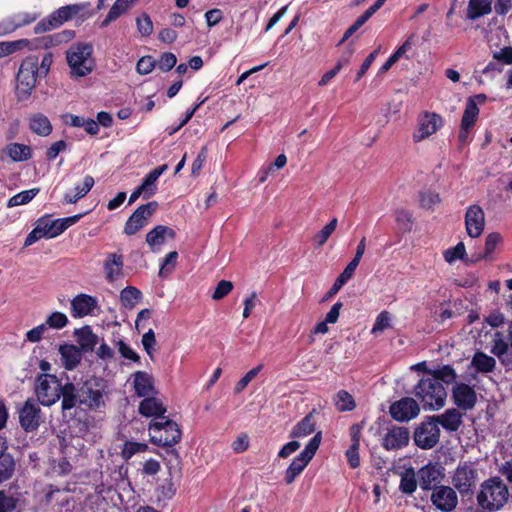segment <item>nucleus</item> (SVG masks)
<instances>
[{
  "label": "nucleus",
  "instance_id": "nucleus-1",
  "mask_svg": "<svg viewBox=\"0 0 512 512\" xmlns=\"http://www.w3.org/2000/svg\"><path fill=\"white\" fill-rule=\"evenodd\" d=\"M414 395L424 410H439L445 405L447 392L444 385L430 376L423 377L414 387Z\"/></svg>",
  "mask_w": 512,
  "mask_h": 512
},
{
  "label": "nucleus",
  "instance_id": "nucleus-2",
  "mask_svg": "<svg viewBox=\"0 0 512 512\" xmlns=\"http://www.w3.org/2000/svg\"><path fill=\"white\" fill-rule=\"evenodd\" d=\"M80 405L94 411L106 406L108 390L106 382L100 378H90L80 385Z\"/></svg>",
  "mask_w": 512,
  "mask_h": 512
},
{
  "label": "nucleus",
  "instance_id": "nucleus-3",
  "mask_svg": "<svg viewBox=\"0 0 512 512\" xmlns=\"http://www.w3.org/2000/svg\"><path fill=\"white\" fill-rule=\"evenodd\" d=\"M92 51V45L88 43L76 44L70 48L67 52V62L72 77H84L93 71L95 62Z\"/></svg>",
  "mask_w": 512,
  "mask_h": 512
},
{
  "label": "nucleus",
  "instance_id": "nucleus-4",
  "mask_svg": "<svg viewBox=\"0 0 512 512\" xmlns=\"http://www.w3.org/2000/svg\"><path fill=\"white\" fill-rule=\"evenodd\" d=\"M38 77H40L38 57L35 55L27 56L21 62L16 76V91L19 99H27L31 95Z\"/></svg>",
  "mask_w": 512,
  "mask_h": 512
},
{
  "label": "nucleus",
  "instance_id": "nucleus-5",
  "mask_svg": "<svg viewBox=\"0 0 512 512\" xmlns=\"http://www.w3.org/2000/svg\"><path fill=\"white\" fill-rule=\"evenodd\" d=\"M508 494L506 485L499 478H493L482 485L477 496L478 504L489 511L498 510L507 502Z\"/></svg>",
  "mask_w": 512,
  "mask_h": 512
},
{
  "label": "nucleus",
  "instance_id": "nucleus-6",
  "mask_svg": "<svg viewBox=\"0 0 512 512\" xmlns=\"http://www.w3.org/2000/svg\"><path fill=\"white\" fill-rule=\"evenodd\" d=\"M149 430L151 442L158 446L172 447L181 440V430L178 424L166 417L152 421Z\"/></svg>",
  "mask_w": 512,
  "mask_h": 512
},
{
  "label": "nucleus",
  "instance_id": "nucleus-7",
  "mask_svg": "<svg viewBox=\"0 0 512 512\" xmlns=\"http://www.w3.org/2000/svg\"><path fill=\"white\" fill-rule=\"evenodd\" d=\"M322 441V431H317L305 449L292 461L285 472V482L291 484L314 457Z\"/></svg>",
  "mask_w": 512,
  "mask_h": 512
},
{
  "label": "nucleus",
  "instance_id": "nucleus-8",
  "mask_svg": "<svg viewBox=\"0 0 512 512\" xmlns=\"http://www.w3.org/2000/svg\"><path fill=\"white\" fill-rule=\"evenodd\" d=\"M62 384L52 374H40L37 377L35 393L37 401L43 406H51L61 398Z\"/></svg>",
  "mask_w": 512,
  "mask_h": 512
},
{
  "label": "nucleus",
  "instance_id": "nucleus-9",
  "mask_svg": "<svg viewBox=\"0 0 512 512\" xmlns=\"http://www.w3.org/2000/svg\"><path fill=\"white\" fill-rule=\"evenodd\" d=\"M440 438V429L433 417L421 423L414 432L415 444L422 449H431Z\"/></svg>",
  "mask_w": 512,
  "mask_h": 512
},
{
  "label": "nucleus",
  "instance_id": "nucleus-10",
  "mask_svg": "<svg viewBox=\"0 0 512 512\" xmlns=\"http://www.w3.org/2000/svg\"><path fill=\"white\" fill-rule=\"evenodd\" d=\"M158 207L155 201L139 206L126 221L124 233L134 235L146 224Z\"/></svg>",
  "mask_w": 512,
  "mask_h": 512
},
{
  "label": "nucleus",
  "instance_id": "nucleus-11",
  "mask_svg": "<svg viewBox=\"0 0 512 512\" xmlns=\"http://www.w3.org/2000/svg\"><path fill=\"white\" fill-rule=\"evenodd\" d=\"M19 422L26 432L38 429L41 423V409L37 400L29 398L25 401L19 410Z\"/></svg>",
  "mask_w": 512,
  "mask_h": 512
},
{
  "label": "nucleus",
  "instance_id": "nucleus-12",
  "mask_svg": "<svg viewBox=\"0 0 512 512\" xmlns=\"http://www.w3.org/2000/svg\"><path fill=\"white\" fill-rule=\"evenodd\" d=\"M443 125V119L436 113L425 112L418 118V128L413 134L415 142H420L436 133Z\"/></svg>",
  "mask_w": 512,
  "mask_h": 512
},
{
  "label": "nucleus",
  "instance_id": "nucleus-13",
  "mask_svg": "<svg viewBox=\"0 0 512 512\" xmlns=\"http://www.w3.org/2000/svg\"><path fill=\"white\" fill-rule=\"evenodd\" d=\"M451 392L452 400L458 409L468 411L475 407L477 393L472 386L463 382L455 383Z\"/></svg>",
  "mask_w": 512,
  "mask_h": 512
},
{
  "label": "nucleus",
  "instance_id": "nucleus-14",
  "mask_svg": "<svg viewBox=\"0 0 512 512\" xmlns=\"http://www.w3.org/2000/svg\"><path fill=\"white\" fill-rule=\"evenodd\" d=\"M420 407L417 401L410 397L402 398L390 406V414L397 421L405 422L418 416Z\"/></svg>",
  "mask_w": 512,
  "mask_h": 512
},
{
  "label": "nucleus",
  "instance_id": "nucleus-15",
  "mask_svg": "<svg viewBox=\"0 0 512 512\" xmlns=\"http://www.w3.org/2000/svg\"><path fill=\"white\" fill-rule=\"evenodd\" d=\"M477 472L470 465L459 466L453 476V484L464 495H470L476 485Z\"/></svg>",
  "mask_w": 512,
  "mask_h": 512
},
{
  "label": "nucleus",
  "instance_id": "nucleus-16",
  "mask_svg": "<svg viewBox=\"0 0 512 512\" xmlns=\"http://www.w3.org/2000/svg\"><path fill=\"white\" fill-rule=\"evenodd\" d=\"M465 226L467 234L472 238L479 237L485 226V214L478 205L468 207L465 214Z\"/></svg>",
  "mask_w": 512,
  "mask_h": 512
},
{
  "label": "nucleus",
  "instance_id": "nucleus-17",
  "mask_svg": "<svg viewBox=\"0 0 512 512\" xmlns=\"http://www.w3.org/2000/svg\"><path fill=\"white\" fill-rule=\"evenodd\" d=\"M431 501L439 510L450 512L457 505V495L451 487L440 486L432 492Z\"/></svg>",
  "mask_w": 512,
  "mask_h": 512
},
{
  "label": "nucleus",
  "instance_id": "nucleus-18",
  "mask_svg": "<svg viewBox=\"0 0 512 512\" xmlns=\"http://www.w3.org/2000/svg\"><path fill=\"white\" fill-rule=\"evenodd\" d=\"M176 232L164 225H157L146 235V243L149 245L152 252H158L160 246L163 245L168 239L173 240Z\"/></svg>",
  "mask_w": 512,
  "mask_h": 512
},
{
  "label": "nucleus",
  "instance_id": "nucleus-19",
  "mask_svg": "<svg viewBox=\"0 0 512 512\" xmlns=\"http://www.w3.org/2000/svg\"><path fill=\"white\" fill-rule=\"evenodd\" d=\"M74 37L75 32L73 30H63L52 35H46L33 41L34 50L39 48L49 49L51 47L59 46L63 43L69 42Z\"/></svg>",
  "mask_w": 512,
  "mask_h": 512
},
{
  "label": "nucleus",
  "instance_id": "nucleus-20",
  "mask_svg": "<svg viewBox=\"0 0 512 512\" xmlns=\"http://www.w3.org/2000/svg\"><path fill=\"white\" fill-rule=\"evenodd\" d=\"M409 442V432L405 427L391 428L383 438V447L387 450L400 449Z\"/></svg>",
  "mask_w": 512,
  "mask_h": 512
},
{
  "label": "nucleus",
  "instance_id": "nucleus-21",
  "mask_svg": "<svg viewBox=\"0 0 512 512\" xmlns=\"http://www.w3.org/2000/svg\"><path fill=\"white\" fill-rule=\"evenodd\" d=\"M123 256L119 253H109L104 261L103 267L106 279L114 282L123 276Z\"/></svg>",
  "mask_w": 512,
  "mask_h": 512
},
{
  "label": "nucleus",
  "instance_id": "nucleus-22",
  "mask_svg": "<svg viewBox=\"0 0 512 512\" xmlns=\"http://www.w3.org/2000/svg\"><path fill=\"white\" fill-rule=\"evenodd\" d=\"M440 468L436 464H428L418 471V482L423 490H429L441 481Z\"/></svg>",
  "mask_w": 512,
  "mask_h": 512
},
{
  "label": "nucleus",
  "instance_id": "nucleus-23",
  "mask_svg": "<svg viewBox=\"0 0 512 512\" xmlns=\"http://www.w3.org/2000/svg\"><path fill=\"white\" fill-rule=\"evenodd\" d=\"M96 306L95 298L87 294H79L71 301L72 316L75 318L87 316Z\"/></svg>",
  "mask_w": 512,
  "mask_h": 512
},
{
  "label": "nucleus",
  "instance_id": "nucleus-24",
  "mask_svg": "<svg viewBox=\"0 0 512 512\" xmlns=\"http://www.w3.org/2000/svg\"><path fill=\"white\" fill-rule=\"evenodd\" d=\"M133 386L138 397H147L155 393L153 377L144 371H137L133 375Z\"/></svg>",
  "mask_w": 512,
  "mask_h": 512
},
{
  "label": "nucleus",
  "instance_id": "nucleus-25",
  "mask_svg": "<svg viewBox=\"0 0 512 512\" xmlns=\"http://www.w3.org/2000/svg\"><path fill=\"white\" fill-rule=\"evenodd\" d=\"M447 431H456L462 424V413L457 408L447 409L443 414L432 416Z\"/></svg>",
  "mask_w": 512,
  "mask_h": 512
},
{
  "label": "nucleus",
  "instance_id": "nucleus-26",
  "mask_svg": "<svg viewBox=\"0 0 512 512\" xmlns=\"http://www.w3.org/2000/svg\"><path fill=\"white\" fill-rule=\"evenodd\" d=\"M62 365L67 370H73L82 359L81 349L75 345L64 344L59 347Z\"/></svg>",
  "mask_w": 512,
  "mask_h": 512
},
{
  "label": "nucleus",
  "instance_id": "nucleus-27",
  "mask_svg": "<svg viewBox=\"0 0 512 512\" xmlns=\"http://www.w3.org/2000/svg\"><path fill=\"white\" fill-rule=\"evenodd\" d=\"M80 386L77 387L74 383L67 382L62 385L61 397L62 411L71 410L72 408L80 405Z\"/></svg>",
  "mask_w": 512,
  "mask_h": 512
},
{
  "label": "nucleus",
  "instance_id": "nucleus-28",
  "mask_svg": "<svg viewBox=\"0 0 512 512\" xmlns=\"http://www.w3.org/2000/svg\"><path fill=\"white\" fill-rule=\"evenodd\" d=\"M314 410L309 412L302 420H300L291 430L290 437L293 439L305 438L316 430V420Z\"/></svg>",
  "mask_w": 512,
  "mask_h": 512
},
{
  "label": "nucleus",
  "instance_id": "nucleus-29",
  "mask_svg": "<svg viewBox=\"0 0 512 512\" xmlns=\"http://www.w3.org/2000/svg\"><path fill=\"white\" fill-rule=\"evenodd\" d=\"M166 412V408L163 403L155 398L147 396L139 404V413L146 417H164L163 414Z\"/></svg>",
  "mask_w": 512,
  "mask_h": 512
},
{
  "label": "nucleus",
  "instance_id": "nucleus-30",
  "mask_svg": "<svg viewBox=\"0 0 512 512\" xmlns=\"http://www.w3.org/2000/svg\"><path fill=\"white\" fill-rule=\"evenodd\" d=\"M492 11V0H469L466 12L468 20H477L480 17L490 14Z\"/></svg>",
  "mask_w": 512,
  "mask_h": 512
},
{
  "label": "nucleus",
  "instance_id": "nucleus-31",
  "mask_svg": "<svg viewBox=\"0 0 512 512\" xmlns=\"http://www.w3.org/2000/svg\"><path fill=\"white\" fill-rule=\"evenodd\" d=\"M471 367H473L478 373H491L496 368V360L492 356L478 351L471 359Z\"/></svg>",
  "mask_w": 512,
  "mask_h": 512
},
{
  "label": "nucleus",
  "instance_id": "nucleus-32",
  "mask_svg": "<svg viewBox=\"0 0 512 512\" xmlns=\"http://www.w3.org/2000/svg\"><path fill=\"white\" fill-rule=\"evenodd\" d=\"M75 335L81 350L84 352L93 351L99 342L98 336L92 332L90 326H84L77 329L75 331Z\"/></svg>",
  "mask_w": 512,
  "mask_h": 512
},
{
  "label": "nucleus",
  "instance_id": "nucleus-33",
  "mask_svg": "<svg viewBox=\"0 0 512 512\" xmlns=\"http://www.w3.org/2000/svg\"><path fill=\"white\" fill-rule=\"evenodd\" d=\"M137 0H116L105 19L101 23V27L108 26L111 22L118 19L122 14L127 12Z\"/></svg>",
  "mask_w": 512,
  "mask_h": 512
},
{
  "label": "nucleus",
  "instance_id": "nucleus-34",
  "mask_svg": "<svg viewBox=\"0 0 512 512\" xmlns=\"http://www.w3.org/2000/svg\"><path fill=\"white\" fill-rule=\"evenodd\" d=\"M29 128L39 136H48L52 132V125L49 119L41 113L30 116Z\"/></svg>",
  "mask_w": 512,
  "mask_h": 512
},
{
  "label": "nucleus",
  "instance_id": "nucleus-35",
  "mask_svg": "<svg viewBox=\"0 0 512 512\" xmlns=\"http://www.w3.org/2000/svg\"><path fill=\"white\" fill-rule=\"evenodd\" d=\"M430 377L446 385L457 383V373L451 365H442L430 371Z\"/></svg>",
  "mask_w": 512,
  "mask_h": 512
},
{
  "label": "nucleus",
  "instance_id": "nucleus-36",
  "mask_svg": "<svg viewBox=\"0 0 512 512\" xmlns=\"http://www.w3.org/2000/svg\"><path fill=\"white\" fill-rule=\"evenodd\" d=\"M81 9L82 7L77 4L67 5L60 7L59 9L51 13L50 16L54 17L55 20L53 21V23L58 28L63 23L72 19V17L78 14L81 11Z\"/></svg>",
  "mask_w": 512,
  "mask_h": 512
},
{
  "label": "nucleus",
  "instance_id": "nucleus-37",
  "mask_svg": "<svg viewBox=\"0 0 512 512\" xmlns=\"http://www.w3.org/2000/svg\"><path fill=\"white\" fill-rule=\"evenodd\" d=\"M7 154L14 162L27 161L32 157L30 146L19 143H11L7 146Z\"/></svg>",
  "mask_w": 512,
  "mask_h": 512
},
{
  "label": "nucleus",
  "instance_id": "nucleus-38",
  "mask_svg": "<svg viewBox=\"0 0 512 512\" xmlns=\"http://www.w3.org/2000/svg\"><path fill=\"white\" fill-rule=\"evenodd\" d=\"M37 223L45 238H54L62 234V227L59 226L57 219L52 220L50 216H44L38 219Z\"/></svg>",
  "mask_w": 512,
  "mask_h": 512
},
{
  "label": "nucleus",
  "instance_id": "nucleus-39",
  "mask_svg": "<svg viewBox=\"0 0 512 512\" xmlns=\"http://www.w3.org/2000/svg\"><path fill=\"white\" fill-rule=\"evenodd\" d=\"M94 185V179L92 176H86L84 178L82 185H77L75 187V194L66 193L64 195V201L68 204H74L79 199L83 198L93 187Z\"/></svg>",
  "mask_w": 512,
  "mask_h": 512
},
{
  "label": "nucleus",
  "instance_id": "nucleus-40",
  "mask_svg": "<svg viewBox=\"0 0 512 512\" xmlns=\"http://www.w3.org/2000/svg\"><path fill=\"white\" fill-rule=\"evenodd\" d=\"M479 115V108L475 98H468L466 107L462 116L461 124L465 127H473Z\"/></svg>",
  "mask_w": 512,
  "mask_h": 512
},
{
  "label": "nucleus",
  "instance_id": "nucleus-41",
  "mask_svg": "<svg viewBox=\"0 0 512 512\" xmlns=\"http://www.w3.org/2000/svg\"><path fill=\"white\" fill-rule=\"evenodd\" d=\"M418 478L412 468L406 469L401 476L400 490L405 494H412L417 488Z\"/></svg>",
  "mask_w": 512,
  "mask_h": 512
},
{
  "label": "nucleus",
  "instance_id": "nucleus-42",
  "mask_svg": "<svg viewBox=\"0 0 512 512\" xmlns=\"http://www.w3.org/2000/svg\"><path fill=\"white\" fill-rule=\"evenodd\" d=\"M337 225V218H333L327 225H325L318 233L313 236L312 240L316 244L317 248L322 247L327 242L331 234L336 230Z\"/></svg>",
  "mask_w": 512,
  "mask_h": 512
},
{
  "label": "nucleus",
  "instance_id": "nucleus-43",
  "mask_svg": "<svg viewBox=\"0 0 512 512\" xmlns=\"http://www.w3.org/2000/svg\"><path fill=\"white\" fill-rule=\"evenodd\" d=\"M141 297L140 290L132 286L124 288L120 293V300L126 308H133Z\"/></svg>",
  "mask_w": 512,
  "mask_h": 512
},
{
  "label": "nucleus",
  "instance_id": "nucleus-44",
  "mask_svg": "<svg viewBox=\"0 0 512 512\" xmlns=\"http://www.w3.org/2000/svg\"><path fill=\"white\" fill-rule=\"evenodd\" d=\"M15 471V461L10 454L0 456V484L10 479Z\"/></svg>",
  "mask_w": 512,
  "mask_h": 512
},
{
  "label": "nucleus",
  "instance_id": "nucleus-45",
  "mask_svg": "<svg viewBox=\"0 0 512 512\" xmlns=\"http://www.w3.org/2000/svg\"><path fill=\"white\" fill-rule=\"evenodd\" d=\"M334 403H335L337 410H339L341 412L351 411L355 408V401H354L352 395L345 390H340L336 394V396L334 398Z\"/></svg>",
  "mask_w": 512,
  "mask_h": 512
},
{
  "label": "nucleus",
  "instance_id": "nucleus-46",
  "mask_svg": "<svg viewBox=\"0 0 512 512\" xmlns=\"http://www.w3.org/2000/svg\"><path fill=\"white\" fill-rule=\"evenodd\" d=\"M39 192L38 188H33L30 190L22 191L8 200V207H15L19 205H24L30 202Z\"/></svg>",
  "mask_w": 512,
  "mask_h": 512
},
{
  "label": "nucleus",
  "instance_id": "nucleus-47",
  "mask_svg": "<svg viewBox=\"0 0 512 512\" xmlns=\"http://www.w3.org/2000/svg\"><path fill=\"white\" fill-rule=\"evenodd\" d=\"M19 503V497L0 490V512H13Z\"/></svg>",
  "mask_w": 512,
  "mask_h": 512
},
{
  "label": "nucleus",
  "instance_id": "nucleus-48",
  "mask_svg": "<svg viewBox=\"0 0 512 512\" xmlns=\"http://www.w3.org/2000/svg\"><path fill=\"white\" fill-rule=\"evenodd\" d=\"M441 202V198L438 193L433 191H423L419 194L420 206L427 210H433L436 205Z\"/></svg>",
  "mask_w": 512,
  "mask_h": 512
},
{
  "label": "nucleus",
  "instance_id": "nucleus-49",
  "mask_svg": "<svg viewBox=\"0 0 512 512\" xmlns=\"http://www.w3.org/2000/svg\"><path fill=\"white\" fill-rule=\"evenodd\" d=\"M502 241V237L499 233L493 232L487 235L485 241V252L483 255H479L476 260L485 259L493 253L496 246Z\"/></svg>",
  "mask_w": 512,
  "mask_h": 512
},
{
  "label": "nucleus",
  "instance_id": "nucleus-50",
  "mask_svg": "<svg viewBox=\"0 0 512 512\" xmlns=\"http://www.w3.org/2000/svg\"><path fill=\"white\" fill-rule=\"evenodd\" d=\"M263 365H258L255 368H252L248 371L235 385V393H241L247 385L258 375V373L262 370Z\"/></svg>",
  "mask_w": 512,
  "mask_h": 512
},
{
  "label": "nucleus",
  "instance_id": "nucleus-51",
  "mask_svg": "<svg viewBox=\"0 0 512 512\" xmlns=\"http://www.w3.org/2000/svg\"><path fill=\"white\" fill-rule=\"evenodd\" d=\"M444 259L448 263H453L457 259H464L465 246L462 242H459L455 247L449 248L443 253Z\"/></svg>",
  "mask_w": 512,
  "mask_h": 512
},
{
  "label": "nucleus",
  "instance_id": "nucleus-52",
  "mask_svg": "<svg viewBox=\"0 0 512 512\" xmlns=\"http://www.w3.org/2000/svg\"><path fill=\"white\" fill-rule=\"evenodd\" d=\"M68 323V318L64 313L61 312H53L50 314L46 320V326L47 328H53V329H62L64 328Z\"/></svg>",
  "mask_w": 512,
  "mask_h": 512
},
{
  "label": "nucleus",
  "instance_id": "nucleus-53",
  "mask_svg": "<svg viewBox=\"0 0 512 512\" xmlns=\"http://www.w3.org/2000/svg\"><path fill=\"white\" fill-rule=\"evenodd\" d=\"M390 313L387 311H382L376 318L374 326L372 328V334L378 335L383 332L385 329L390 327Z\"/></svg>",
  "mask_w": 512,
  "mask_h": 512
},
{
  "label": "nucleus",
  "instance_id": "nucleus-54",
  "mask_svg": "<svg viewBox=\"0 0 512 512\" xmlns=\"http://www.w3.org/2000/svg\"><path fill=\"white\" fill-rule=\"evenodd\" d=\"M396 222L402 230L410 231L412 229L413 224L412 213L404 209L397 210Z\"/></svg>",
  "mask_w": 512,
  "mask_h": 512
},
{
  "label": "nucleus",
  "instance_id": "nucleus-55",
  "mask_svg": "<svg viewBox=\"0 0 512 512\" xmlns=\"http://www.w3.org/2000/svg\"><path fill=\"white\" fill-rule=\"evenodd\" d=\"M177 63L175 54L171 52H165L161 55L160 59L156 62V67L161 71L167 72L171 70Z\"/></svg>",
  "mask_w": 512,
  "mask_h": 512
},
{
  "label": "nucleus",
  "instance_id": "nucleus-56",
  "mask_svg": "<svg viewBox=\"0 0 512 512\" xmlns=\"http://www.w3.org/2000/svg\"><path fill=\"white\" fill-rule=\"evenodd\" d=\"M148 448L145 443L138 442H126L122 450V456L124 459H130L134 454L144 452Z\"/></svg>",
  "mask_w": 512,
  "mask_h": 512
},
{
  "label": "nucleus",
  "instance_id": "nucleus-57",
  "mask_svg": "<svg viewBox=\"0 0 512 512\" xmlns=\"http://www.w3.org/2000/svg\"><path fill=\"white\" fill-rule=\"evenodd\" d=\"M233 290V283L228 280H221L218 282L214 293L212 294L213 300H221L226 297Z\"/></svg>",
  "mask_w": 512,
  "mask_h": 512
},
{
  "label": "nucleus",
  "instance_id": "nucleus-58",
  "mask_svg": "<svg viewBox=\"0 0 512 512\" xmlns=\"http://www.w3.org/2000/svg\"><path fill=\"white\" fill-rule=\"evenodd\" d=\"M178 258V253L176 251L169 252L164 261L163 264L160 267L159 275L161 277L166 276L167 274L171 273L172 269L175 267L176 262Z\"/></svg>",
  "mask_w": 512,
  "mask_h": 512
},
{
  "label": "nucleus",
  "instance_id": "nucleus-59",
  "mask_svg": "<svg viewBox=\"0 0 512 512\" xmlns=\"http://www.w3.org/2000/svg\"><path fill=\"white\" fill-rule=\"evenodd\" d=\"M495 336L497 338H495L493 341L491 353L500 359L509 350L510 344L509 342H506L504 339L501 338L500 333H497Z\"/></svg>",
  "mask_w": 512,
  "mask_h": 512
},
{
  "label": "nucleus",
  "instance_id": "nucleus-60",
  "mask_svg": "<svg viewBox=\"0 0 512 512\" xmlns=\"http://www.w3.org/2000/svg\"><path fill=\"white\" fill-rule=\"evenodd\" d=\"M6 48L9 50V55L18 51L27 48L28 50H34L33 41L28 39H19L15 41L5 42Z\"/></svg>",
  "mask_w": 512,
  "mask_h": 512
},
{
  "label": "nucleus",
  "instance_id": "nucleus-61",
  "mask_svg": "<svg viewBox=\"0 0 512 512\" xmlns=\"http://www.w3.org/2000/svg\"><path fill=\"white\" fill-rule=\"evenodd\" d=\"M156 67V61L152 56H144L139 59L136 70L141 75L149 74Z\"/></svg>",
  "mask_w": 512,
  "mask_h": 512
},
{
  "label": "nucleus",
  "instance_id": "nucleus-62",
  "mask_svg": "<svg viewBox=\"0 0 512 512\" xmlns=\"http://www.w3.org/2000/svg\"><path fill=\"white\" fill-rule=\"evenodd\" d=\"M137 29L142 36H149L153 31V23L147 14L136 19Z\"/></svg>",
  "mask_w": 512,
  "mask_h": 512
},
{
  "label": "nucleus",
  "instance_id": "nucleus-63",
  "mask_svg": "<svg viewBox=\"0 0 512 512\" xmlns=\"http://www.w3.org/2000/svg\"><path fill=\"white\" fill-rule=\"evenodd\" d=\"M493 59L506 65L512 64V47L506 46L493 53Z\"/></svg>",
  "mask_w": 512,
  "mask_h": 512
},
{
  "label": "nucleus",
  "instance_id": "nucleus-64",
  "mask_svg": "<svg viewBox=\"0 0 512 512\" xmlns=\"http://www.w3.org/2000/svg\"><path fill=\"white\" fill-rule=\"evenodd\" d=\"M47 330L46 324H40L26 333V340L32 343L39 342Z\"/></svg>",
  "mask_w": 512,
  "mask_h": 512
}]
</instances>
